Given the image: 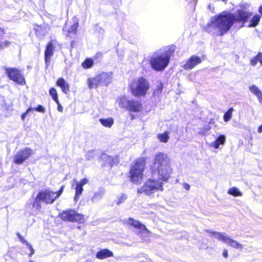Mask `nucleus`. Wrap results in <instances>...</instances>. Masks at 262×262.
<instances>
[{
  "label": "nucleus",
  "instance_id": "nucleus-1",
  "mask_svg": "<svg viewBox=\"0 0 262 262\" xmlns=\"http://www.w3.org/2000/svg\"><path fill=\"white\" fill-rule=\"evenodd\" d=\"M233 20L234 13L224 11L212 16L204 30L212 35L222 36L230 30Z\"/></svg>",
  "mask_w": 262,
  "mask_h": 262
},
{
  "label": "nucleus",
  "instance_id": "nucleus-2",
  "mask_svg": "<svg viewBox=\"0 0 262 262\" xmlns=\"http://www.w3.org/2000/svg\"><path fill=\"white\" fill-rule=\"evenodd\" d=\"M153 175H157L158 180L167 182L172 173L170 159L164 153L159 152L155 156L152 167Z\"/></svg>",
  "mask_w": 262,
  "mask_h": 262
},
{
  "label": "nucleus",
  "instance_id": "nucleus-3",
  "mask_svg": "<svg viewBox=\"0 0 262 262\" xmlns=\"http://www.w3.org/2000/svg\"><path fill=\"white\" fill-rule=\"evenodd\" d=\"M171 55V51L170 50L155 54L150 60L151 68L156 71L163 70L168 66Z\"/></svg>",
  "mask_w": 262,
  "mask_h": 262
},
{
  "label": "nucleus",
  "instance_id": "nucleus-4",
  "mask_svg": "<svg viewBox=\"0 0 262 262\" xmlns=\"http://www.w3.org/2000/svg\"><path fill=\"white\" fill-rule=\"evenodd\" d=\"M132 95L135 97L145 96L149 89L148 80L143 77L135 79L129 85Z\"/></svg>",
  "mask_w": 262,
  "mask_h": 262
},
{
  "label": "nucleus",
  "instance_id": "nucleus-5",
  "mask_svg": "<svg viewBox=\"0 0 262 262\" xmlns=\"http://www.w3.org/2000/svg\"><path fill=\"white\" fill-rule=\"evenodd\" d=\"M163 183L158 180L149 179L140 188L138 189L139 193H144L146 195H150L158 191L163 190Z\"/></svg>",
  "mask_w": 262,
  "mask_h": 262
},
{
  "label": "nucleus",
  "instance_id": "nucleus-6",
  "mask_svg": "<svg viewBox=\"0 0 262 262\" xmlns=\"http://www.w3.org/2000/svg\"><path fill=\"white\" fill-rule=\"evenodd\" d=\"M145 166V161L143 158L135 161L129 171L130 180L133 183H138L142 179Z\"/></svg>",
  "mask_w": 262,
  "mask_h": 262
},
{
  "label": "nucleus",
  "instance_id": "nucleus-7",
  "mask_svg": "<svg viewBox=\"0 0 262 262\" xmlns=\"http://www.w3.org/2000/svg\"><path fill=\"white\" fill-rule=\"evenodd\" d=\"M113 73H102L96 77L88 79V86L90 89L95 88L99 85H108L112 82Z\"/></svg>",
  "mask_w": 262,
  "mask_h": 262
},
{
  "label": "nucleus",
  "instance_id": "nucleus-8",
  "mask_svg": "<svg viewBox=\"0 0 262 262\" xmlns=\"http://www.w3.org/2000/svg\"><path fill=\"white\" fill-rule=\"evenodd\" d=\"M207 231L211 233L212 235L218 240L225 243L233 248L239 250H242L243 249V245L237 242V241L232 239L231 237L226 233L217 232L212 231L211 230H207Z\"/></svg>",
  "mask_w": 262,
  "mask_h": 262
},
{
  "label": "nucleus",
  "instance_id": "nucleus-9",
  "mask_svg": "<svg viewBox=\"0 0 262 262\" xmlns=\"http://www.w3.org/2000/svg\"><path fill=\"white\" fill-rule=\"evenodd\" d=\"M60 217L63 221L71 222L82 223L84 220L82 214L78 213L75 210L72 209L63 211L60 214Z\"/></svg>",
  "mask_w": 262,
  "mask_h": 262
},
{
  "label": "nucleus",
  "instance_id": "nucleus-10",
  "mask_svg": "<svg viewBox=\"0 0 262 262\" xmlns=\"http://www.w3.org/2000/svg\"><path fill=\"white\" fill-rule=\"evenodd\" d=\"M6 72L9 78L13 81L19 84L25 83V79L17 69L15 68H7Z\"/></svg>",
  "mask_w": 262,
  "mask_h": 262
},
{
  "label": "nucleus",
  "instance_id": "nucleus-11",
  "mask_svg": "<svg viewBox=\"0 0 262 262\" xmlns=\"http://www.w3.org/2000/svg\"><path fill=\"white\" fill-rule=\"evenodd\" d=\"M32 154V150L29 148H25L19 150L13 158V162L17 164H22Z\"/></svg>",
  "mask_w": 262,
  "mask_h": 262
},
{
  "label": "nucleus",
  "instance_id": "nucleus-12",
  "mask_svg": "<svg viewBox=\"0 0 262 262\" xmlns=\"http://www.w3.org/2000/svg\"><path fill=\"white\" fill-rule=\"evenodd\" d=\"M56 193L49 190H45L38 193V199L41 200V201L46 204H52L56 199L55 197Z\"/></svg>",
  "mask_w": 262,
  "mask_h": 262
},
{
  "label": "nucleus",
  "instance_id": "nucleus-13",
  "mask_svg": "<svg viewBox=\"0 0 262 262\" xmlns=\"http://www.w3.org/2000/svg\"><path fill=\"white\" fill-rule=\"evenodd\" d=\"M252 15L251 13L245 10L241 9L238 10L234 14V20L233 23L235 22H243L245 23L247 22L249 17Z\"/></svg>",
  "mask_w": 262,
  "mask_h": 262
},
{
  "label": "nucleus",
  "instance_id": "nucleus-14",
  "mask_svg": "<svg viewBox=\"0 0 262 262\" xmlns=\"http://www.w3.org/2000/svg\"><path fill=\"white\" fill-rule=\"evenodd\" d=\"M54 45L52 41H50L46 46L45 51V61L47 68L50 64L51 57L54 54Z\"/></svg>",
  "mask_w": 262,
  "mask_h": 262
},
{
  "label": "nucleus",
  "instance_id": "nucleus-15",
  "mask_svg": "<svg viewBox=\"0 0 262 262\" xmlns=\"http://www.w3.org/2000/svg\"><path fill=\"white\" fill-rule=\"evenodd\" d=\"M74 183L76 184V187L75 188V195L74 200L77 201L79 199V196L82 194L83 191V186L88 182V180L86 178L83 179L79 182L76 180H74Z\"/></svg>",
  "mask_w": 262,
  "mask_h": 262
},
{
  "label": "nucleus",
  "instance_id": "nucleus-16",
  "mask_svg": "<svg viewBox=\"0 0 262 262\" xmlns=\"http://www.w3.org/2000/svg\"><path fill=\"white\" fill-rule=\"evenodd\" d=\"M202 62L201 59L198 56H192L184 65L185 70H189L193 68L196 65Z\"/></svg>",
  "mask_w": 262,
  "mask_h": 262
},
{
  "label": "nucleus",
  "instance_id": "nucleus-17",
  "mask_svg": "<svg viewBox=\"0 0 262 262\" xmlns=\"http://www.w3.org/2000/svg\"><path fill=\"white\" fill-rule=\"evenodd\" d=\"M127 109L128 111L139 113L142 110V106L140 101L130 100Z\"/></svg>",
  "mask_w": 262,
  "mask_h": 262
},
{
  "label": "nucleus",
  "instance_id": "nucleus-18",
  "mask_svg": "<svg viewBox=\"0 0 262 262\" xmlns=\"http://www.w3.org/2000/svg\"><path fill=\"white\" fill-rule=\"evenodd\" d=\"M128 224L136 228L138 231H143L146 234L148 233V230L146 228L145 226L141 224L138 221L135 220L133 219L130 218L128 220Z\"/></svg>",
  "mask_w": 262,
  "mask_h": 262
},
{
  "label": "nucleus",
  "instance_id": "nucleus-19",
  "mask_svg": "<svg viewBox=\"0 0 262 262\" xmlns=\"http://www.w3.org/2000/svg\"><path fill=\"white\" fill-rule=\"evenodd\" d=\"M113 253L108 249H101L96 253V257L100 259H104L107 257H112Z\"/></svg>",
  "mask_w": 262,
  "mask_h": 262
},
{
  "label": "nucleus",
  "instance_id": "nucleus-20",
  "mask_svg": "<svg viewBox=\"0 0 262 262\" xmlns=\"http://www.w3.org/2000/svg\"><path fill=\"white\" fill-rule=\"evenodd\" d=\"M249 91L257 98L259 102L262 105V92L255 85L249 86Z\"/></svg>",
  "mask_w": 262,
  "mask_h": 262
},
{
  "label": "nucleus",
  "instance_id": "nucleus-21",
  "mask_svg": "<svg viewBox=\"0 0 262 262\" xmlns=\"http://www.w3.org/2000/svg\"><path fill=\"white\" fill-rule=\"evenodd\" d=\"M105 192V191L104 189H99L97 191L94 193L91 199V202L93 203H95L99 201L102 199Z\"/></svg>",
  "mask_w": 262,
  "mask_h": 262
},
{
  "label": "nucleus",
  "instance_id": "nucleus-22",
  "mask_svg": "<svg viewBox=\"0 0 262 262\" xmlns=\"http://www.w3.org/2000/svg\"><path fill=\"white\" fill-rule=\"evenodd\" d=\"M56 84L61 88L64 93L67 94L69 92V84L63 78H59L56 82Z\"/></svg>",
  "mask_w": 262,
  "mask_h": 262
},
{
  "label": "nucleus",
  "instance_id": "nucleus-23",
  "mask_svg": "<svg viewBox=\"0 0 262 262\" xmlns=\"http://www.w3.org/2000/svg\"><path fill=\"white\" fill-rule=\"evenodd\" d=\"M225 141V136L223 135H220L214 142L210 144V146L217 149L220 145L224 144Z\"/></svg>",
  "mask_w": 262,
  "mask_h": 262
},
{
  "label": "nucleus",
  "instance_id": "nucleus-24",
  "mask_svg": "<svg viewBox=\"0 0 262 262\" xmlns=\"http://www.w3.org/2000/svg\"><path fill=\"white\" fill-rule=\"evenodd\" d=\"M118 101V105L120 107L127 109L130 100L126 99L125 96H121Z\"/></svg>",
  "mask_w": 262,
  "mask_h": 262
},
{
  "label": "nucleus",
  "instance_id": "nucleus-25",
  "mask_svg": "<svg viewBox=\"0 0 262 262\" xmlns=\"http://www.w3.org/2000/svg\"><path fill=\"white\" fill-rule=\"evenodd\" d=\"M99 121L103 126L108 128L111 127L114 124V119L112 118H100Z\"/></svg>",
  "mask_w": 262,
  "mask_h": 262
},
{
  "label": "nucleus",
  "instance_id": "nucleus-26",
  "mask_svg": "<svg viewBox=\"0 0 262 262\" xmlns=\"http://www.w3.org/2000/svg\"><path fill=\"white\" fill-rule=\"evenodd\" d=\"M260 19V16L258 14L255 15L250 20L249 25V27H254L256 26Z\"/></svg>",
  "mask_w": 262,
  "mask_h": 262
},
{
  "label": "nucleus",
  "instance_id": "nucleus-27",
  "mask_svg": "<svg viewBox=\"0 0 262 262\" xmlns=\"http://www.w3.org/2000/svg\"><path fill=\"white\" fill-rule=\"evenodd\" d=\"M228 194L233 195L234 196H241L242 195V193L239 190L235 187L230 188L228 191Z\"/></svg>",
  "mask_w": 262,
  "mask_h": 262
},
{
  "label": "nucleus",
  "instance_id": "nucleus-28",
  "mask_svg": "<svg viewBox=\"0 0 262 262\" xmlns=\"http://www.w3.org/2000/svg\"><path fill=\"white\" fill-rule=\"evenodd\" d=\"M157 138L161 142L166 143L168 142L169 137L167 132H164L163 134H158Z\"/></svg>",
  "mask_w": 262,
  "mask_h": 262
},
{
  "label": "nucleus",
  "instance_id": "nucleus-29",
  "mask_svg": "<svg viewBox=\"0 0 262 262\" xmlns=\"http://www.w3.org/2000/svg\"><path fill=\"white\" fill-rule=\"evenodd\" d=\"M16 235L18 237V238H19V241L24 244H26L27 246H28L29 248V249L31 250V253L32 254H33L34 253V250L32 247V246L29 244V243L26 240L24 239V238L19 234V232H17L16 233Z\"/></svg>",
  "mask_w": 262,
  "mask_h": 262
},
{
  "label": "nucleus",
  "instance_id": "nucleus-30",
  "mask_svg": "<svg viewBox=\"0 0 262 262\" xmlns=\"http://www.w3.org/2000/svg\"><path fill=\"white\" fill-rule=\"evenodd\" d=\"M233 111V108H230L224 115V120L225 122L229 121L232 117V114Z\"/></svg>",
  "mask_w": 262,
  "mask_h": 262
},
{
  "label": "nucleus",
  "instance_id": "nucleus-31",
  "mask_svg": "<svg viewBox=\"0 0 262 262\" xmlns=\"http://www.w3.org/2000/svg\"><path fill=\"white\" fill-rule=\"evenodd\" d=\"M93 61L91 59H86L82 64L84 69L90 68L92 67Z\"/></svg>",
  "mask_w": 262,
  "mask_h": 262
},
{
  "label": "nucleus",
  "instance_id": "nucleus-32",
  "mask_svg": "<svg viewBox=\"0 0 262 262\" xmlns=\"http://www.w3.org/2000/svg\"><path fill=\"white\" fill-rule=\"evenodd\" d=\"M96 156V151L92 150L89 151L86 155V159L88 160H92Z\"/></svg>",
  "mask_w": 262,
  "mask_h": 262
},
{
  "label": "nucleus",
  "instance_id": "nucleus-33",
  "mask_svg": "<svg viewBox=\"0 0 262 262\" xmlns=\"http://www.w3.org/2000/svg\"><path fill=\"white\" fill-rule=\"evenodd\" d=\"M49 93H50V95L52 96L53 99L55 101L58 102V95H57L56 90L54 88H51L50 90Z\"/></svg>",
  "mask_w": 262,
  "mask_h": 262
},
{
  "label": "nucleus",
  "instance_id": "nucleus-34",
  "mask_svg": "<svg viewBox=\"0 0 262 262\" xmlns=\"http://www.w3.org/2000/svg\"><path fill=\"white\" fill-rule=\"evenodd\" d=\"M40 201H41V200H40V199H38V195H37L36 197L35 198V201H34V203L33 204V207L37 209L40 208Z\"/></svg>",
  "mask_w": 262,
  "mask_h": 262
},
{
  "label": "nucleus",
  "instance_id": "nucleus-35",
  "mask_svg": "<svg viewBox=\"0 0 262 262\" xmlns=\"http://www.w3.org/2000/svg\"><path fill=\"white\" fill-rule=\"evenodd\" d=\"M127 199V196L124 194H122L121 195L118 197V200L117 201V204L120 205L121 203H123Z\"/></svg>",
  "mask_w": 262,
  "mask_h": 262
},
{
  "label": "nucleus",
  "instance_id": "nucleus-36",
  "mask_svg": "<svg viewBox=\"0 0 262 262\" xmlns=\"http://www.w3.org/2000/svg\"><path fill=\"white\" fill-rule=\"evenodd\" d=\"M78 27V23H75L71 27L70 29H69V30H68V33H74V34H75L77 30Z\"/></svg>",
  "mask_w": 262,
  "mask_h": 262
},
{
  "label": "nucleus",
  "instance_id": "nucleus-37",
  "mask_svg": "<svg viewBox=\"0 0 262 262\" xmlns=\"http://www.w3.org/2000/svg\"><path fill=\"white\" fill-rule=\"evenodd\" d=\"M95 31L100 34H103L104 32L103 29L97 25L95 26Z\"/></svg>",
  "mask_w": 262,
  "mask_h": 262
},
{
  "label": "nucleus",
  "instance_id": "nucleus-38",
  "mask_svg": "<svg viewBox=\"0 0 262 262\" xmlns=\"http://www.w3.org/2000/svg\"><path fill=\"white\" fill-rule=\"evenodd\" d=\"M137 232V234L140 235V236L142 238L148 236L149 235L150 233V232L148 230L147 232L148 233H147L146 234L143 231L138 230Z\"/></svg>",
  "mask_w": 262,
  "mask_h": 262
},
{
  "label": "nucleus",
  "instance_id": "nucleus-39",
  "mask_svg": "<svg viewBox=\"0 0 262 262\" xmlns=\"http://www.w3.org/2000/svg\"><path fill=\"white\" fill-rule=\"evenodd\" d=\"M31 110H35L36 111L41 112V113H44L45 111L44 107L42 105H38L36 108H32L31 107Z\"/></svg>",
  "mask_w": 262,
  "mask_h": 262
},
{
  "label": "nucleus",
  "instance_id": "nucleus-40",
  "mask_svg": "<svg viewBox=\"0 0 262 262\" xmlns=\"http://www.w3.org/2000/svg\"><path fill=\"white\" fill-rule=\"evenodd\" d=\"M63 190V186H62L61 187V188L59 189V191H58L57 192H54L55 193H56L55 197H56V199L61 194V193H62Z\"/></svg>",
  "mask_w": 262,
  "mask_h": 262
},
{
  "label": "nucleus",
  "instance_id": "nucleus-41",
  "mask_svg": "<svg viewBox=\"0 0 262 262\" xmlns=\"http://www.w3.org/2000/svg\"><path fill=\"white\" fill-rule=\"evenodd\" d=\"M258 61L262 65V53H259L256 56Z\"/></svg>",
  "mask_w": 262,
  "mask_h": 262
},
{
  "label": "nucleus",
  "instance_id": "nucleus-42",
  "mask_svg": "<svg viewBox=\"0 0 262 262\" xmlns=\"http://www.w3.org/2000/svg\"><path fill=\"white\" fill-rule=\"evenodd\" d=\"M55 102L57 104L58 111H59L60 112H62L63 111V107L61 106V105L60 104V103H59V100H58V102L57 101H55Z\"/></svg>",
  "mask_w": 262,
  "mask_h": 262
},
{
  "label": "nucleus",
  "instance_id": "nucleus-43",
  "mask_svg": "<svg viewBox=\"0 0 262 262\" xmlns=\"http://www.w3.org/2000/svg\"><path fill=\"white\" fill-rule=\"evenodd\" d=\"M257 61H258V60H257V57L256 56L255 58H254L251 60L250 62H251V64L253 66H255L256 64Z\"/></svg>",
  "mask_w": 262,
  "mask_h": 262
},
{
  "label": "nucleus",
  "instance_id": "nucleus-44",
  "mask_svg": "<svg viewBox=\"0 0 262 262\" xmlns=\"http://www.w3.org/2000/svg\"><path fill=\"white\" fill-rule=\"evenodd\" d=\"M31 110V107H29V108L27 110V112H26V113H24V114H22V115H21V116L22 120H24L25 119V117H26V116H27V114H28V113H29Z\"/></svg>",
  "mask_w": 262,
  "mask_h": 262
},
{
  "label": "nucleus",
  "instance_id": "nucleus-45",
  "mask_svg": "<svg viewBox=\"0 0 262 262\" xmlns=\"http://www.w3.org/2000/svg\"><path fill=\"white\" fill-rule=\"evenodd\" d=\"M223 255L225 258H227L228 256V250L224 249L223 253Z\"/></svg>",
  "mask_w": 262,
  "mask_h": 262
},
{
  "label": "nucleus",
  "instance_id": "nucleus-46",
  "mask_svg": "<svg viewBox=\"0 0 262 262\" xmlns=\"http://www.w3.org/2000/svg\"><path fill=\"white\" fill-rule=\"evenodd\" d=\"M183 187L185 189H186L187 190H189L190 189V185L186 183H184L183 184Z\"/></svg>",
  "mask_w": 262,
  "mask_h": 262
},
{
  "label": "nucleus",
  "instance_id": "nucleus-47",
  "mask_svg": "<svg viewBox=\"0 0 262 262\" xmlns=\"http://www.w3.org/2000/svg\"><path fill=\"white\" fill-rule=\"evenodd\" d=\"M210 127L209 126V125H206L204 127V129L205 132H208L210 130Z\"/></svg>",
  "mask_w": 262,
  "mask_h": 262
},
{
  "label": "nucleus",
  "instance_id": "nucleus-48",
  "mask_svg": "<svg viewBox=\"0 0 262 262\" xmlns=\"http://www.w3.org/2000/svg\"><path fill=\"white\" fill-rule=\"evenodd\" d=\"M4 34V29L0 27V38Z\"/></svg>",
  "mask_w": 262,
  "mask_h": 262
},
{
  "label": "nucleus",
  "instance_id": "nucleus-49",
  "mask_svg": "<svg viewBox=\"0 0 262 262\" xmlns=\"http://www.w3.org/2000/svg\"><path fill=\"white\" fill-rule=\"evenodd\" d=\"M257 131L259 133H262V125L259 126Z\"/></svg>",
  "mask_w": 262,
  "mask_h": 262
},
{
  "label": "nucleus",
  "instance_id": "nucleus-50",
  "mask_svg": "<svg viewBox=\"0 0 262 262\" xmlns=\"http://www.w3.org/2000/svg\"><path fill=\"white\" fill-rule=\"evenodd\" d=\"M2 43H3V46L5 45V46H7L9 44V42L8 41H5V42H3Z\"/></svg>",
  "mask_w": 262,
  "mask_h": 262
},
{
  "label": "nucleus",
  "instance_id": "nucleus-51",
  "mask_svg": "<svg viewBox=\"0 0 262 262\" xmlns=\"http://www.w3.org/2000/svg\"><path fill=\"white\" fill-rule=\"evenodd\" d=\"M259 12L262 15V5L259 8Z\"/></svg>",
  "mask_w": 262,
  "mask_h": 262
},
{
  "label": "nucleus",
  "instance_id": "nucleus-52",
  "mask_svg": "<svg viewBox=\"0 0 262 262\" xmlns=\"http://www.w3.org/2000/svg\"><path fill=\"white\" fill-rule=\"evenodd\" d=\"M159 89L160 91L161 92L162 90V83L160 84V86H159Z\"/></svg>",
  "mask_w": 262,
  "mask_h": 262
},
{
  "label": "nucleus",
  "instance_id": "nucleus-53",
  "mask_svg": "<svg viewBox=\"0 0 262 262\" xmlns=\"http://www.w3.org/2000/svg\"><path fill=\"white\" fill-rule=\"evenodd\" d=\"M40 29V27H38L37 28H36V33H38Z\"/></svg>",
  "mask_w": 262,
  "mask_h": 262
},
{
  "label": "nucleus",
  "instance_id": "nucleus-54",
  "mask_svg": "<svg viewBox=\"0 0 262 262\" xmlns=\"http://www.w3.org/2000/svg\"><path fill=\"white\" fill-rule=\"evenodd\" d=\"M29 262H34L33 260H30Z\"/></svg>",
  "mask_w": 262,
  "mask_h": 262
}]
</instances>
